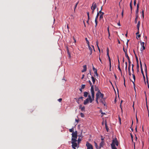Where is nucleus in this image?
I'll list each match as a JSON object with an SVG mask.
<instances>
[{
	"mask_svg": "<svg viewBox=\"0 0 149 149\" xmlns=\"http://www.w3.org/2000/svg\"><path fill=\"white\" fill-rule=\"evenodd\" d=\"M118 142L117 139L116 138L113 139L112 140V143L111 144L112 149H117V148L115 146V145H116V146H118Z\"/></svg>",
	"mask_w": 149,
	"mask_h": 149,
	"instance_id": "1",
	"label": "nucleus"
},
{
	"mask_svg": "<svg viewBox=\"0 0 149 149\" xmlns=\"http://www.w3.org/2000/svg\"><path fill=\"white\" fill-rule=\"evenodd\" d=\"M72 137L71 140H77V132L75 131L74 132H73L72 134Z\"/></svg>",
	"mask_w": 149,
	"mask_h": 149,
	"instance_id": "2",
	"label": "nucleus"
},
{
	"mask_svg": "<svg viewBox=\"0 0 149 149\" xmlns=\"http://www.w3.org/2000/svg\"><path fill=\"white\" fill-rule=\"evenodd\" d=\"M98 97V99H100V98L102 99L103 100H105V98L104 97V94L100 92V93H97L96 95V97Z\"/></svg>",
	"mask_w": 149,
	"mask_h": 149,
	"instance_id": "3",
	"label": "nucleus"
},
{
	"mask_svg": "<svg viewBox=\"0 0 149 149\" xmlns=\"http://www.w3.org/2000/svg\"><path fill=\"white\" fill-rule=\"evenodd\" d=\"M77 140H72L71 143H72V146L74 149H76V147L77 146V145L76 143Z\"/></svg>",
	"mask_w": 149,
	"mask_h": 149,
	"instance_id": "4",
	"label": "nucleus"
},
{
	"mask_svg": "<svg viewBox=\"0 0 149 149\" xmlns=\"http://www.w3.org/2000/svg\"><path fill=\"white\" fill-rule=\"evenodd\" d=\"M86 146L87 147V149H93V146L88 141L86 142Z\"/></svg>",
	"mask_w": 149,
	"mask_h": 149,
	"instance_id": "5",
	"label": "nucleus"
},
{
	"mask_svg": "<svg viewBox=\"0 0 149 149\" xmlns=\"http://www.w3.org/2000/svg\"><path fill=\"white\" fill-rule=\"evenodd\" d=\"M141 45V52H142L143 50H144L145 49V47L144 46V42H141L140 41Z\"/></svg>",
	"mask_w": 149,
	"mask_h": 149,
	"instance_id": "6",
	"label": "nucleus"
},
{
	"mask_svg": "<svg viewBox=\"0 0 149 149\" xmlns=\"http://www.w3.org/2000/svg\"><path fill=\"white\" fill-rule=\"evenodd\" d=\"M88 46L89 49L90 51V55H91V54L92 53V49L91 47L93 48V49L95 51V50L94 49V46L92 45H91V46H90L89 44L88 43Z\"/></svg>",
	"mask_w": 149,
	"mask_h": 149,
	"instance_id": "7",
	"label": "nucleus"
},
{
	"mask_svg": "<svg viewBox=\"0 0 149 149\" xmlns=\"http://www.w3.org/2000/svg\"><path fill=\"white\" fill-rule=\"evenodd\" d=\"M91 91L92 95V97H93L94 96H95V93L94 87H93L92 86V87H91Z\"/></svg>",
	"mask_w": 149,
	"mask_h": 149,
	"instance_id": "8",
	"label": "nucleus"
},
{
	"mask_svg": "<svg viewBox=\"0 0 149 149\" xmlns=\"http://www.w3.org/2000/svg\"><path fill=\"white\" fill-rule=\"evenodd\" d=\"M97 8V5L95 2H94L92 6L91 7V9L95 10Z\"/></svg>",
	"mask_w": 149,
	"mask_h": 149,
	"instance_id": "9",
	"label": "nucleus"
},
{
	"mask_svg": "<svg viewBox=\"0 0 149 149\" xmlns=\"http://www.w3.org/2000/svg\"><path fill=\"white\" fill-rule=\"evenodd\" d=\"M104 141H102L100 143V145H99V148L100 149V148H101L102 147H103V146H104Z\"/></svg>",
	"mask_w": 149,
	"mask_h": 149,
	"instance_id": "10",
	"label": "nucleus"
},
{
	"mask_svg": "<svg viewBox=\"0 0 149 149\" xmlns=\"http://www.w3.org/2000/svg\"><path fill=\"white\" fill-rule=\"evenodd\" d=\"M139 3H138L137 5V9L136 10L135 13L136 15H138V13L139 11Z\"/></svg>",
	"mask_w": 149,
	"mask_h": 149,
	"instance_id": "11",
	"label": "nucleus"
},
{
	"mask_svg": "<svg viewBox=\"0 0 149 149\" xmlns=\"http://www.w3.org/2000/svg\"><path fill=\"white\" fill-rule=\"evenodd\" d=\"M89 102H90V100H89V99L87 98L84 101V105H86L88 104Z\"/></svg>",
	"mask_w": 149,
	"mask_h": 149,
	"instance_id": "12",
	"label": "nucleus"
},
{
	"mask_svg": "<svg viewBox=\"0 0 149 149\" xmlns=\"http://www.w3.org/2000/svg\"><path fill=\"white\" fill-rule=\"evenodd\" d=\"M79 109H81V111H85V107L84 106L82 107L81 105H80L79 106Z\"/></svg>",
	"mask_w": 149,
	"mask_h": 149,
	"instance_id": "13",
	"label": "nucleus"
},
{
	"mask_svg": "<svg viewBox=\"0 0 149 149\" xmlns=\"http://www.w3.org/2000/svg\"><path fill=\"white\" fill-rule=\"evenodd\" d=\"M104 123H105V128H106V130L107 132H108L109 131V129L108 126L107 125V122L106 120H105Z\"/></svg>",
	"mask_w": 149,
	"mask_h": 149,
	"instance_id": "14",
	"label": "nucleus"
},
{
	"mask_svg": "<svg viewBox=\"0 0 149 149\" xmlns=\"http://www.w3.org/2000/svg\"><path fill=\"white\" fill-rule=\"evenodd\" d=\"M83 69L81 71L82 72H86L87 70V67L86 65H84L83 66Z\"/></svg>",
	"mask_w": 149,
	"mask_h": 149,
	"instance_id": "15",
	"label": "nucleus"
},
{
	"mask_svg": "<svg viewBox=\"0 0 149 149\" xmlns=\"http://www.w3.org/2000/svg\"><path fill=\"white\" fill-rule=\"evenodd\" d=\"M95 91H97V93H100L101 92L100 89L98 88V87L96 86H95Z\"/></svg>",
	"mask_w": 149,
	"mask_h": 149,
	"instance_id": "16",
	"label": "nucleus"
},
{
	"mask_svg": "<svg viewBox=\"0 0 149 149\" xmlns=\"http://www.w3.org/2000/svg\"><path fill=\"white\" fill-rule=\"evenodd\" d=\"M91 78L93 84H94L96 80V79L93 76H91Z\"/></svg>",
	"mask_w": 149,
	"mask_h": 149,
	"instance_id": "17",
	"label": "nucleus"
},
{
	"mask_svg": "<svg viewBox=\"0 0 149 149\" xmlns=\"http://www.w3.org/2000/svg\"><path fill=\"white\" fill-rule=\"evenodd\" d=\"M140 24V21H138L137 24L136 25V27L137 28L138 30H139V27Z\"/></svg>",
	"mask_w": 149,
	"mask_h": 149,
	"instance_id": "18",
	"label": "nucleus"
},
{
	"mask_svg": "<svg viewBox=\"0 0 149 149\" xmlns=\"http://www.w3.org/2000/svg\"><path fill=\"white\" fill-rule=\"evenodd\" d=\"M100 100V102L102 103L103 104H104V105H105V104L104 102V101L105 100H103L102 99L100 98L99 99Z\"/></svg>",
	"mask_w": 149,
	"mask_h": 149,
	"instance_id": "19",
	"label": "nucleus"
},
{
	"mask_svg": "<svg viewBox=\"0 0 149 149\" xmlns=\"http://www.w3.org/2000/svg\"><path fill=\"white\" fill-rule=\"evenodd\" d=\"M88 93L87 92L85 91L84 92V95L85 97H87L88 96Z\"/></svg>",
	"mask_w": 149,
	"mask_h": 149,
	"instance_id": "20",
	"label": "nucleus"
},
{
	"mask_svg": "<svg viewBox=\"0 0 149 149\" xmlns=\"http://www.w3.org/2000/svg\"><path fill=\"white\" fill-rule=\"evenodd\" d=\"M138 18V15H136V17L135 18V21H134L135 23V24H136L137 22V20Z\"/></svg>",
	"mask_w": 149,
	"mask_h": 149,
	"instance_id": "21",
	"label": "nucleus"
},
{
	"mask_svg": "<svg viewBox=\"0 0 149 149\" xmlns=\"http://www.w3.org/2000/svg\"><path fill=\"white\" fill-rule=\"evenodd\" d=\"M74 130V127H73L71 129H70L69 130V132H72V133L73 132H74L73 131Z\"/></svg>",
	"mask_w": 149,
	"mask_h": 149,
	"instance_id": "22",
	"label": "nucleus"
},
{
	"mask_svg": "<svg viewBox=\"0 0 149 149\" xmlns=\"http://www.w3.org/2000/svg\"><path fill=\"white\" fill-rule=\"evenodd\" d=\"M104 13H102L101 14V15H100V19H101L103 18V15H104Z\"/></svg>",
	"mask_w": 149,
	"mask_h": 149,
	"instance_id": "23",
	"label": "nucleus"
},
{
	"mask_svg": "<svg viewBox=\"0 0 149 149\" xmlns=\"http://www.w3.org/2000/svg\"><path fill=\"white\" fill-rule=\"evenodd\" d=\"M88 98H87L89 99V100H90V103H91L92 102V99H91V96L90 95H89L88 96Z\"/></svg>",
	"mask_w": 149,
	"mask_h": 149,
	"instance_id": "24",
	"label": "nucleus"
},
{
	"mask_svg": "<svg viewBox=\"0 0 149 149\" xmlns=\"http://www.w3.org/2000/svg\"><path fill=\"white\" fill-rule=\"evenodd\" d=\"M136 62H137V69H139V63H138V59H136Z\"/></svg>",
	"mask_w": 149,
	"mask_h": 149,
	"instance_id": "25",
	"label": "nucleus"
},
{
	"mask_svg": "<svg viewBox=\"0 0 149 149\" xmlns=\"http://www.w3.org/2000/svg\"><path fill=\"white\" fill-rule=\"evenodd\" d=\"M125 55L126 57H127L128 60L130 59L129 57L127 55V52H125Z\"/></svg>",
	"mask_w": 149,
	"mask_h": 149,
	"instance_id": "26",
	"label": "nucleus"
},
{
	"mask_svg": "<svg viewBox=\"0 0 149 149\" xmlns=\"http://www.w3.org/2000/svg\"><path fill=\"white\" fill-rule=\"evenodd\" d=\"M88 82L90 84V85L91 86V87H92V86H93V87H94L93 85H92V84L90 80H89L88 81Z\"/></svg>",
	"mask_w": 149,
	"mask_h": 149,
	"instance_id": "27",
	"label": "nucleus"
},
{
	"mask_svg": "<svg viewBox=\"0 0 149 149\" xmlns=\"http://www.w3.org/2000/svg\"><path fill=\"white\" fill-rule=\"evenodd\" d=\"M98 41H97L96 42V44H97V48H98V50L99 51V52H100V49L98 45Z\"/></svg>",
	"mask_w": 149,
	"mask_h": 149,
	"instance_id": "28",
	"label": "nucleus"
},
{
	"mask_svg": "<svg viewBox=\"0 0 149 149\" xmlns=\"http://www.w3.org/2000/svg\"><path fill=\"white\" fill-rule=\"evenodd\" d=\"M95 74L94 75V76L95 77H96V76L98 77V74L97 73V71H95L94 72Z\"/></svg>",
	"mask_w": 149,
	"mask_h": 149,
	"instance_id": "29",
	"label": "nucleus"
},
{
	"mask_svg": "<svg viewBox=\"0 0 149 149\" xmlns=\"http://www.w3.org/2000/svg\"><path fill=\"white\" fill-rule=\"evenodd\" d=\"M99 15V13H97V15L95 18V20H97L98 17Z\"/></svg>",
	"mask_w": 149,
	"mask_h": 149,
	"instance_id": "30",
	"label": "nucleus"
},
{
	"mask_svg": "<svg viewBox=\"0 0 149 149\" xmlns=\"http://www.w3.org/2000/svg\"><path fill=\"white\" fill-rule=\"evenodd\" d=\"M93 69L94 72L95 71H97V69L95 68L93 65Z\"/></svg>",
	"mask_w": 149,
	"mask_h": 149,
	"instance_id": "31",
	"label": "nucleus"
},
{
	"mask_svg": "<svg viewBox=\"0 0 149 149\" xmlns=\"http://www.w3.org/2000/svg\"><path fill=\"white\" fill-rule=\"evenodd\" d=\"M118 68L119 70L120 71L121 74H122L121 70L120 68V65H118Z\"/></svg>",
	"mask_w": 149,
	"mask_h": 149,
	"instance_id": "32",
	"label": "nucleus"
},
{
	"mask_svg": "<svg viewBox=\"0 0 149 149\" xmlns=\"http://www.w3.org/2000/svg\"><path fill=\"white\" fill-rule=\"evenodd\" d=\"M67 53H68V54L69 56V57H70V53L69 52V50L68 48H67Z\"/></svg>",
	"mask_w": 149,
	"mask_h": 149,
	"instance_id": "33",
	"label": "nucleus"
},
{
	"mask_svg": "<svg viewBox=\"0 0 149 149\" xmlns=\"http://www.w3.org/2000/svg\"><path fill=\"white\" fill-rule=\"evenodd\" d=\"M98 99H98V97L97 96V97L96 98L95 101L97 104H98L99 103V102L98 101Z\"/></svg>",
	"mask_w": 149,
	"mask_h": 149,
	"instance_id": "34",
	"label": "nucleus"
},
{
	"mask_svg": "<svg viewBox=\"0 0 149 149\" xmlns=\"http://www.w3.org/2000/svg\"><path fill=\"white\" fill-rule=\"evenodd\" d=\"M132 76L134 81H135V76L134 74H132Z\"/></svg>",
	"mask_w": 149,
	"mask_h": 149,
	"instance_id": "35",
	"label": "nucleus"
},
{
	"mask_svg": "<svg viewBox=\"0 0 149 149\" xmlns=\"http://www.w3.org/2000/svg\"><path fill=\"white\" fill-rule=\"evenodd\" d=\"M79 3V2H78L76 3V4H75V7H74V11H75V9L77 7V5Z\"/></svg>",
	"mask_w": 149,
	"mask_h": 149,
	"instance_id": "36",
	"label": "nucleus"
},
{
	"mask_svg": "<svg viewBox=\"0 0 149 149\" xmlns=\"http://www.w3.org/2000/svg\"><path fill=\"white\" fill-rule=\"evenodd\" d=\"M85 85H84V84H82L81 85V88H82V89H83L85 87Z\"/></svg>",
	"mask_w": 149,
	"mask_h": 149,
	"instance_id": "37",
	"label": "nucleus"
},
{
	"mask_svg": "<svg viewBox=\"0 0 149 149\" xmlns=\"http://www.w3.org/2000/svg\"><path fill=\"white\" fill-rule=\"evenodd\" d=\"M95 27H96L97 26V20H95Z\"/></svg>",
	"mask_w": 149,
	"mask_h": 149,
	"instance_id": "38",
	"label": "nucleus"
},
{
	"mask_svg": "<svg viewBox=\"0 0 149 149\" xmlns=\"http://www.w3.org/2000/svg\"><path fill=\"white\" fill-rule=\"evenodd\" d=\"M80 115H81V116L82 117H84V114L83 113H81Z\"/></svg>",
	"mask_w": 149,
	"mask_h": 149,
	"instance_id": "39",
	"label": "nucleus"
},
{
	"mask_svg": "<svg viewBox=\"0 0 149 149\" xmlns=\"http://www.w3.org/2000/svg\"><path fill=\"white\" fill-rule=\"evenodd\" d=\"M95 146L96 148L97 149V147H98V146L97 145V143L96 142H95Z\"/></svg>",
	"mask_w": 149,
	"mask_h": 149,
	"instance_id": "40",
	"label": "nucleus"
},
{
	"mask_svg": "<svg viewBox=\"0 0 149 149\" xmlns=\"http://www.w3.org/2000/svg\"><path fill=\"white\" fill-rule=\"evenodd\" d=\"M83 97L81 96V97H80L79 98H78V100H79L80 99H81L82 100H83Z\"/></svg>",
	"mask_w": 149,
	"mask_h": 149,
	"instance_id": "41",
	"label": "nucleus"
},
{
	"mask_svg": "<svg viewBox=\"0 0 149 149\" xmlns=\"http://www.w3.org/2000/svg\"><path fill=\"white\" fill-rule=\"evenodd\" d=\"M81 141V139H80L79 138H78V143H79L80 141Z\"/></svg>",
	"mask_w": 149,
	"mask_h": 149,
	"instance_id": "42",
	"label": "nucleus"
},
{
	"mask_svg": "<svg viewBox=\"0 0 149 149\" xmlns=\"http://www.w3.org/2000/svg\"><path fill=\"white\" fill-rule=\"evenodd\" d=\"M136 0H134V5L135 6L136 4Z\"/></svg>",
	"mask_w": 149,
	"mask_h": 149,
	"instance_id": "43",
	"label": "nucleus"
},
{
	"mask_svg": "<svg viewBox=\"0 0 149 149\" xmlns=\"http://www.w3.org/2000/svg\"><path fill=\"white\" fill-rule=\"evenodd\" d=\"M141 73L142 74V75H143L144 74L143 73V72L142 68H141Z\"/></svg>",
	"mask_w": 149,
	"mask_h": 149,
	"instance_id": "44",
	"label": "nucleus"
},
{
	"mask_svg": "<svg viewBox=\"0 0 149 149\" xmlns=\"http://www.w3.org/2000/svg\"><path fill=\"white\" fill-rule=\"evenodd\" d=\"M58 101L60 102H61L62 100V98H60L58 100Z\"/></svg>",
	"mask_w": 149,
	"mask_h": 149,
	"instance_id": "45",
	"label": "nucleus"
},
{
	"mask_svg": "<svg viewBox=\"0 0 149 149\" xmlns=\"http://www.w3.org/2000/svg\"><path fill=\"white\" fill-rule=\"evenodd\" d=\"M108 58L109 61V63H111V60L110 57H108Z\"/></svg>",
	"mask_w": 149,
	"mask_h": 149,
	"instance_id": "46",
	"label": "nucleus"
},
{
	"mask_svg": "<svg viewBox=\"0 0 149 149\" xmlns=\"http://www.w3.org/2000/svg\"><path fill=\"white\" fill-rule=\"evenodd\" d=\"M140 66H141V68H142V63H141V61H140Z\"/></svg>",
	"mask_w": 149,
	"mask_h": 149,
	"instance_id": "47",
	"label": "nucleus"
},
{
	"mask_svg": "<svg viewBox=\"0 0 149 149\" xmlns=\"http://www.w3.org/2000/svg\"><path fill=\"white\" fill-rule=\"evenodd\" d=\"M146 78H147L146 82L147 83V84H148V77L147 76V75H146Z\"/></svg>",
	"mask_w": 149,
	"mask_h": 149,
	"instance_id": "48",
	"label": "nucleus"
},
{
	"mask_svg": "<svg viewBox=\"0 0 149 149\" xmlns=\"http://www.w3.org/2000/svg\"><path fill=\"white\" fill-rule=\"evenodd\" d=\"M133 52H134V54L135 55V56H136V60L138 58H137V57H136V55L135 53V51L134 50H133Z\"/></svg>",
	"mask_w": 149,
	"mask_h": 149,
	"instance_id": "49",
	"label": "nucleus"
},
{
	"mask_svg": "<svg viewBox=\"0 0 149 149\" xmlns=\"http://www.w3.org/2000/svg\"><path fill=\"white\" fill-rule=\"evenodd\" d=\"M118 65H120V63L119 60L118 59Z\"/></svg>",
	"mask_w": 149,
	"mask_h": 149,
	"instance_id": "50",
	"label": "nucleus"
},
{
	"mask_svg": "<svg viewBox=\"0 0 149 149\" xmlns=\"http://www.w3.org/2000/svg\"><path fill=\"white\" fill-rule=\"evenodd\" d=\"M87 15L88 17H89V16H89V13L88 12H87Z\"/></svg>",
	"mask_w": 149,
	"mask_h": 149,
	"instance_id": "51",
	"label": "nucleus"
},
{
	"mask_svg": "<svg viewBox=\"0 0 149 149\" xmlns=\"http://www.w3.org/2000/svg\"><path fill=\"white\" fill-rule=\"evenodd\" d=\"M92 12H91V13L92 14H93L94 13V10H94V9H92Z\"/></svg>",
	"mask_w": 149,
	"mask_h": 149,
	"instance_id": "52",
	"label": "nucleus"
},
{
	"mask_svg": "<svg viewBox=\"0 0 149 149\" xmlns=\"http://www.w3.org/2000/svg\"><path fill=\"white\" fill-rule=\"evenodd\" d=\"M130 7L131 6H132V1H131V2L130 3Z\"/></svg>",
	"mask_w": 149,
	"mask_h": 149,
	"instance_id": "53",
	"label": "nucleus"
},
{
	"mask_svg": "<svg viewBox=\"0 0 149 149\" xmlns=\"http://www.w3.org/2000/svg\"><path fill=\"white\" fill-rule=\"evenodd\" d=\"M84 74H83L82 75V77L81 78V79H84Z\"/></svg>",
	"mask_w": 149,
	"mask_h": 149,
	"instance_id": "54",
	"label": "nucleus"
},
{
	"mask_svg": "<svg viewBox=\"0 0 149 149\" xmlns=\"http://www.w3.org/2000/svg\"><path fill=\"white\" fill-rule=\"evenodd\" d=\"M139 30H138V31L136 33V35L137 36L138 34H139Z\"/></svg>",
	"mask_w": 149,
	"mask_h": 149,
	"instance_id": "55",
	"label": "nucleus"
},
{
	"mask_svg": "<svg viewBox=\"0 0 149 149\" xmlns=\"http://www.w3.org/2000/svg\"><path fill=\"white\" fill-rule=\"evenodd\" d=\"M107 55L108 57H110L109 54V52H107Z\"/></svg>",
	"mask_w": 149,
	"mask_h": 149,
	"instance_id": "56",
	"label": "nucleus"
},
{
	"mask_svg": "<svg viewBox=\"0 0 149 149\" xmlns=\"http://www.w3.org/2000/svg\"><path fill=\"white\" fill-rule=\"evenodd\" d=\"M97 13H99V14L100 13L102 14V13H103V12H102V10H100L99 12H97Z\"/></svg>",
	"mask_w": 149,
	"mask_h": 149,
	"instance_id": "57",
	"label": "nucleus"
},
{
	"mask_svg": "<svg viewBox=\"0 0 149 149\" xmlns=\"http://www.w3.org/2000/svg\"><path fill=\"white\" fill-rule=\"evenodd\" d=\"M91 99H92V101L93 100H94V96L93 97H92Z\"/></svg>",
	"mask_w": 149,
	"mask_h": 149,
	"instance_id": "58",
	"label": "nucleus"
},
{
	"mask_svg": "<svg viewBox=\"0 0 149 149\" xmlns=\"http://www.w3.org/2000/svg\"><path fill=\"white\" fill-rule=\"evenodd\" d=\"M99 59L100 61V62H101V63L102 64V61L101 60V59L100 58V57H99Z\"/></svg>",
	"mask_w": 149,
	"mask_h": 149,
	"instance_id": "59",
	"label": "nucleus"
},
{
	"mask_svg": "<svg viewBox=\"0 0 149 149\" xmlns=\"http://www.w3.org/2000/svg\"><path fill=\"white\" fill-rule=\"evenodd\" d=\"M132 82L133 83V84L134 86H135V84L134 82H135V81H134H134H132Z\"/></svg>",
	"mask_w": 149,
	"mask_h": 149,
	"instance_id": "60",
	"label": "nucleus"
},
{
	"mask_svg": "<svg viewBox=\"0 0 149 149\" xmlns=\"http://www.w3.org/2000/svg\"><path fill=\"white\" fill-rule=\"evenodd\" d=\"M128 63H129V64H130L131 62H130V59H128Z\"/></svg>",
	"mask_w": 149,
	"mask_h": 149,
	"instance_id": "61",
	"label": "nucleus"
},
{
	"mask_svg": "<svg viewBox=\"0 0 149 149\" xmlns=\"http://www.w3.org/2000/svg\"><path fill=\"white\" fill-rule=\"evenodd\" d=\"M129 71V74L130 76H131V73L130 72V71Z\"/></svg>",
	"mask_w": 149,
	"mask_h": 149,
	"instance_id": "62",
	"label": "nucleus"
},
{
	"mask_svg": "<svg viewBox=\"0 0 149 149\" xmlns=\"http://www.w3.org/2000/svg\"><path fill=\"white\" fill-rule=\"evenodd\" d=\"M130 9H131V12H132V6H131L130 7Z\"/></svg>",
	"mask_w": 149,
	"mask_h": 149,
	"instance_id": "63",
	"label": "nucleus"
},
{
	"mask_svg": "<svg viewBox=\"0 0 149 149\" xmlns=\"http://www.w3.org/2000/svg\"><path fill=\"white\" fill-rule=\"evenodd\" d=\"M119 26H120V22H118L117 24Z\"/></svg>",
	"mask_w": 149,
	"mask_h": 149,
	"instance_id": "64",
	"label": "nucleus"
}]
</instances>
